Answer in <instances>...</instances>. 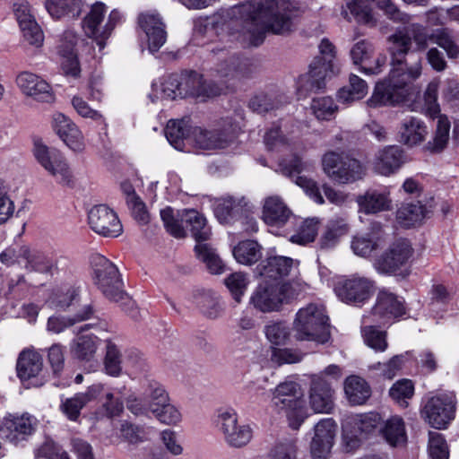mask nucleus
I'll list each match as a JSON object with an SVG mask.
<instances>
[{
  "label": "nucleus",
  "instance_id": "a878e982",
  "mask_svg": "<svg viewBox=\"0 0 459 459\" xmlns=\"http://www.w3.org/2000/svg\"><path fill=\"white\" fill-rule=\"evenodd\" d=\"M77 43V37L73 31H65L63 35L61 44L58 46V53L62 57L61 68L64 74L73 78H78L81 68L74 47Z\"/></svg>",
  "mask_w": 459,
  "mask_h": 459
},
{
  "label": "nucleus",
  "instance_id": "9b49d317",
  "mask_svg": "<svg viewBox=\"0 0 459 459\" xmlns=\"http://www.w3.org/2000/svg\"><path fill=\"white\" fill-rule=\"evenodd\" d=\"M34 155L38 162L63 186H71L73 174L59 151L48 148L42 143H35Z\"/></svg>",
  "mask_w": 459,
  "mask_h": 459
},
{
  "label": "nucleus",
  "instance_id": "7c9ffc66",
  "mask_svg": "<svg viewBox=\"0 0 459 459\" xmlns=\"http://www.w3.org/2000/svg\"><path fill=\"white\" fill-rule=\"evenodd\" d=\"M188 119H170L165 128V135L169 143L176 149L183 151L186 143L191 144Z\"/></svg>",
  "mask_w": 459,
  "mask_h": 459
},
{
  "label": "nucleus",
  "instance_id": "ea45409f",
  "mask_svg": "<svg viewBox=\"0 0 459 459\" xmlns=\"http://www.w3.org/2000/svg\"><path fill=\"white\" fill-rule=\"evenodd\" d=\"M450 122L445 116H439L432 140L426 144L431 153H440L445 150L449 140Z\"/></svg>",
  "mask_w": 459,
  "mask_h": 459
},
{
  "label": "nucleus",
  "instance_id": "052dcab7",
  "mask_svg": "<svg viewBox=\"0 0 459 459\" xmlns=\"http://www.w3.org/2000/svg\"><path fill=\"white\" fill-rule=\"evenodd\" d=\"M379 237L356 236L351 242L353 252L360 256H368L378 247Z\"/></svg>",
  "mask_w": 459,
  "mask_h": 459
},
{
  "label": "nucleus",
  "instance_id": "c9c22d12",
  "mask_svg": "<svg viewBox=\"0 0 459 459\" xmlns=\"http://www.w3.org/2000/svg\"><path fill=\"white\" fill-rule=\"evenodd\" d=\"M342 13L347 20L354 19L357 22L373 26L376 23L372 8L365 0H350Z\"/></svg>",
  "mask_w": 459,
  "mask_h": 459
},
{
  "label": "nucleus",
  "instance_id": "a211bd4d",
  "mask_svg": "<svg viewBox=\"0 0 459 459\" xmlns=\"http://www.w3.org/2000/svg\"><path fill=\"white\" fill-rule=\"evenodd\" d=\"M302 168L303 164L300 158L294 155L290 159H282L280 160L278 170L282 175L294 180L298 186L304 188L306 193L309 195L316 203L322 204L324 203V198L316 182L307 177L299 175Z\"/></svg>",
  "mask_w": 459,
  "mask_h": 459
},
{
  "label": "nucleus",
  "instance_id": "4be33fe9",
  "mask_svg": "<svg viewBox=\"0 0 459 459\" xmlns=\"http://www.w3.org/2000/svg\"><path fill=\"white\" fill-rule=\"evenodd\" d=\"M329 64L320 58H314L307 74L299 77L298 91L303 93L317 92L325 86V78L329 73Z\"/></svg>",
  "mask_w": 459,
  "mask_h": 459
},
{
  "label": "nucleus",
  "instance_id": "5fc2aeb1",
  "mask_svg": "<svg viewBox=\"0 0 459 459\" xmlns=\"http://www.w3.org/2000/svg\"><path fill=\"white\" fill-rule=\"evenodd\" d=\"M248 282L247 275L240 272L233 273L225 279V284L236 303L241 302Z\"/></svg>",
  "mask_w": 459,
  "mask_h": 459
},
{
  "label": "nucleus",
  "instance_id": "5701e85b",
  "mask_svg": "<svg viewBox=\"0 0 459 459\" xmlns=\"http://www.w3.org/2000/svg\"><path fill=\"white\" fill-rule=\"evenodd\" d=\"M333 393L326 380L320 376H314L309 389L311 409L318 413H330L333 408Z\"/></svg>",
  "mask_w": 459,
  "mask_h": 459
},
{
  "label": "nucleus",
  "instance_id": "680f3d73",
  "mask_svg": "<svg viewBox=\"0 0 459 459\" xmlns=\"http://www.w3.org/2000/svg\"><path fill=\"white\" fill-rule=\"evenodd\" d=\"M429 452L431 459H448V446L441 434L429 432Z\"/></svg>",
  "mask_w": 459,
  "mask_h": 459
},
{
  "label": "nucleus",
  "instance_id": "a18cd8bd",
  "mask_svg": "<svg viewBox=\"0 0 459 459\" xmlns=\"http://www.w3.org/2000/svg\"><path fill=\"white\" fill-rule=\"evenodd\" d=\"M385 438L394 446L405 440V428L403 419L397 415L388 419L381 429Z\"/></svg>",
  "mask_w": 459,
  "mask_h": 459
},
{
  "label": "nucleus",
  "instance_id": "0eeeda50",
  "mask_svg": "<svg viewBox=\"0 0 459 459\" xmlns=\"http://www.w3.org/2000/svg\"><path fill=\"white\" fill-rule=\"evenodd\" d=\"M95 284L108 299L121 294L123 282L117 266L105 256L96 254L91 258Z\"/></svg>",
  "mask_w": 459,
  "mask_h": 459
},
{
  "label": "nucleus",
  "instance_id": "c85d7f7f",
  "mask_svg": "<svg viewBox=\"0 0 459 459\" xmlns=\"http://www.w3.org/2000/svg\"><path fill=\"white\" fill-rule=\"evenodd\" d=\"M43 360L40 354L26 350L20 353L17 359V375L22 381L36 377L42 370Z\"/></svg>",
  "mask_w": 459,
  "mask_h": 459
},
{
  "label": "nucleus",
  "instance_id": "2eb2a0df",
  "mask_svg": "<svg viewBox=\"0 0 459 459\" xmlns=\"http://www.w3.org/2000/svg\"><path fill=\"white\" fill-rule=\"evenodd\" d=\"M90 228L97 234L117 238L123 232V226L117 213L106 204L94 205L88 212Z\"/></svg>",
  "mask_w": 459,
  "mask_h": 459
},
{
  "label": "nucleus",
  "instance_id": "f03ea898",
  "mask_svg": "<svg viewBox=\"0 0 459 459\" xmlns=\"http://www.w3.org/2000/svg\"><path fill=\"white\" fill-rule=\"evenodd\" d=\"M247 13L243 30L251 45H261L266 33L284 35L292 30L293 23L287 3L283 0H251L240 7Z\"/></svg>",
  "mask_w": 459,
  "mask_h": 459
},
{
  "label": "nucleus",
  "instance_id": "dca6fc26",
  "mask_svg": "<svg viewBox=\"0 0 459 459\" xmlns=\"http://www.w3.org/2000/svg\"><path fill=\"white\" fill-rule=\"evenodd\" d=\"M36 419L27 413L4 419L0 426V437L13 444H18L30 436L36 426Z\"/></svg>",
  "mask_w": 459,
  "mask_h": 459
},
{
  "label": "nucleus",
  "instance_id": "603ef678",
  "mask_svg": "<svg viewBox=\"0 0 459 459\" xmlns=\"http://www.w3.org/2000/svg\"><path fill=\"white\" fill-rule=\"evenodd\" d=\"M389 394L400 406L406 408L408 400L414 394L413 383L409 379L398 380L390 388Z\"/></svg>",
  "mask_w": 459,
  "mask_h": 459
},
{
  "label": "nucleus",
  "instance_id": "f257e3e1",
  "mask_svg": "<svg viewBox=\"0 0 459 459\" xmlns=\"http://www.w3.org/2000/svg\"><path fill=\"white\" fill-rule=\"evenodd\" d=\"M429 39L433 41L431 35L420 25L397 30L388 37L391 69L387 78L376 84L366 102L369 108L395 106L406 100L411 85L421 75L420 52L427 48Z\"/></svg>",
  "mask_w": 459,
  "mask_h": 459
},
{
  "label": "nucleus",
  "instance_id": "aec40b11",
  "mask_svg": "<svg viewBox=\"0 0 459 459\" xmlns=\"http://www.w3.org/2000/svg\"><path fill=\"white\" fill-rule=\"evenodd\" d=\"M16 83L22 93L32 97L37 101L46 103L55 101V94L51 86L35 74L30 72L19 74Z\"/></svg>",
  "mask_w": 459,
  "mask_h": 459
},
{
  "label": "nucleus",
  "instance_id": "774afa93",
  "mask_svg": "<svg viewBox=\"0 0 459 459\" xmlns=\"http://www.w3.org/2000/svg\"><path fill=\"white\" fill-rule=\"evenodd\" d=\"M433 42L442 48L449 58H456L459 56V47L446 31L432 34Z\"/></svg>",
  "mask_w": 459,
  "mask_h": 459
},
{
  "label": "nucleus",
  "instance_id": "6e6552de",
  "mask_svg": "<svg viewBox=\"0 0 459 459\" xmlns=\"http://www.w3.org/2000/svg\"><path fill=\"white\" fill-rule=\"evenodd\" d=\"M236 134L230 120H223L218 127L207 130L195 127L191 130L188 140L195 147L202 150H216L228 147Z\"/></svg>",
  "mask_w": 459,
  "mask_h": 459
},
{
  "label": "nucleus",
  "instance_id": "de8ad7c7",
  "mask_svg": "<svg viewBox=\"0 0 459 459\" xmlns=\"http://www.w3.org/2000/svg\"><path fill=\"white\" fill-rule=\"evenodd\" d=\"M106 342V355L104 365L106 372L113 377H117L122 370V355L117 346L108 339Z\"/></svg>",
  "mask_w": 459,
  "mask_h": 459
},
{
  "label": "nucleus",
  "instance_id": "20e7f679",
  "mask_svg": "<svg viewBox=\"0 0 459 459\" xmlns=\"http://www.w3.org/2000/svg\"><path fill=\"white\" fill-rule=\"evenodd\" d=\"M295 297L291 284L261 283L249 299V304L262 313L278 312L284 304L290 303Z\"/></svg>",
  "mask_w": 459,
  "mask_h": 459
},
{
  "label": "nucleus",
  "instance_id": "49530a36",
  "mask_svg": "<svg viewBox=\"0 0 459 459\" xmlns=\"http://www.w3.org/2000/svg\"><path fill=\"white\" fill-rule=\"evenodd\" d=\"M281 105V101L278 96L264 92L256 94L249 101V108L258 114H264L277 109Z\"/></svg>",
  "mask_w": 459,
  "mask_h": 459
},
{
  "label": "nucleus",
  "instance_id": "37998d69",
  "mask_svg": "<svg viewBox=\"0 0 459 459\" xmlns=\"http://www.w3.org/2000/svg\"><path fill=\"white\" fill-rule=\"evenodd\" d=\"M143 395L150 411H157L160 406L169 401V394L162 385L154 380L147 383Z\"/></svg>",
  "mask_w": 459,
  "mask_h": 459
},
{
  "label": "nucleus",
  "instance_id": "6e6d98bb",
  "mask_svg": "<svg viewBox=\"0 0 459 459\" xmlns=\"http://www.w3.org/2000/svg\"><path fill=\"white\" fill-rule=\"evenodd\" d=\"M348 231V225L344 220L332 221L329 222L326 231L321 238V246L328 248L337 242V240Z\"/></svg>",
  "mask_w": 459,
  "mask_h": 459
},
{
  "label": "nucleus",
  "instance_id": "e433bc0d",
  "mask_svg": "<svg viewBox=\"0 0 459 459\" xmlns=\"http://www.w3.org/2000/svg\"><path fill=\"white\" fill-rule=\"evenodd\" d=\"M426 215V209L420 202L404 203L397 210L396 218L406 228L421 222Z\"/></svg>",
  "mask_w": 459,
  "mask_h": 459
},
{
  "label": "nucleus",
  "instance_id": "393cba45",
  "mask_svg": "<svg viewBox=\"0 0 459 459\" xmlns=\"http://www.w3.org/2000/svg\"><path fill=\"white\" fill-rule=\"evenodd\" d=\"M404 162L403 150L396 145H389L379 150L376 154L374 169L383 176H389L395 173Z\"/></svg>",
  "mask_w": 459,
  "mask_h": 459
},
{
  "label": "nucleus",
  "instance_id": "bb28decb",
  "mask_svg": "<svg viewBox=\"0 0 459 459\" xmlns=\"http://www.w3.org/2000/svg\"><path fill=\"white\" fill-rule=\"evenodd\" d=\"M292 217V212L280 196L273 195L265 199L263 219L267 225L281 228Z\"/></svg>",
  "mask_w": 459,
  "mask_h": 459
},
{
  "label": "nucleus",
  "instance_id": "13d9d810",
  "mask_svg": "<svg viewBox=\"0 0 459 459\" xmlns=\"http://www.w3.org/2000/svg\"><path fill=\"white\" fill-rule=\"evenodd\" d=\"M120 432L122 438L130 445H138L148 439L145 428L131 422H124Z\"/></svg>",
  "mask_w": 459,
  "mask_h": 459
},
{
  "label": "nucleus",
  "instance_id": "6ab92c4d",
  "mask_svg": "<svg viewBox=\"0 0 459 459\" xmlns=\"http://www.w3.org/2000/svg\"><path fill=\"white\" fill-rule=\"evenodd\" d=\"M337 425L333 419H324L315 426L310 444L313 459H326L333 445Z\"/></svg>",
  "mask_w": 459,
  "mask_h": 459
},
{
  "label": "nucleus",
  "instance_id": "3c124183",
  "mask_svg": "<svg viewBox=\"0 0 459 459\" xmlns=\"http://www.w3.org/2000/svg\"><path fill=\"white\" fill-rule=\"evenodd\" d=\"M264 333L271 343L281 345L289 339L290 332L287 322L274 321L264 326Z\"/></svg>",
  "mask_w": 459,
  "mask_h": 459
},
{
  "label": "nucleus",
  "instance_id": "39448f33",
  "mask_svg": "<svg viewBox=\"0 0 459 459\" xmlns=\"http://www.w3.org/2000/svg\"><path fill=\"white\" fill-rule=\"evenodd\" d=\"M325 172L340 184H349L361 179L366 169L363 164L350 154L328 152L322 158Z\"/></svg>",
  "mask_w": 459,
  "mask_h": 459
},
{
  "label": "nucleus",
  "instance_id": "4d7b16f0",
  "mask_svg": "<svg viewBox=\"0 0 459 459\" xmlns=\"http://www.w3.org/2000/svg\"><path fill=\"white\" fill-rule=\"evenodd\" d=\"M317 224L318 221L316 219L304 220L297 233L290 237V241L301 245L314 241L317 234Z\"/></svg>",
  "mask_w": 459,
  "mask_h": 459
},
{
  "label": "nucleus",
  "instance_id": "f704fd0d",
  "mask_svg": "<svg viewBox=\"0 0 459 459\" xmlns=\"http://www.w3.org/2000/svg\"><path fill=\"white\" fill-rule=\"evenodd\" d=\"M344 391L349 402L354 405H360L367 402L371 395V389L365 379L351 376L344 383Z\"/></svg>",
  "mask_w": 459,
  "mask_h": 459
},
{
  "label": "nucleus",
  "instance_id": "58836bf2",
  "mask_svg": "<svg viewBox=\"0 0 459 459\" xmlns=\"http://www.w3.org/2000/svg\"><path fill=\"white\" fill-rule=\"evenodd\" d=\"M82 4V0H48L46 8L55 19H60L66 15L74 18L80 15Z\"/></svg>",
  "mask_w": 459,
  "mask_h": 459
},
{
  "label": "nucleus",
  "instance_id": "2f4dec72",
  "mask_svg": "<svg viewBox=\"0 0 459 459\" xmlns=\"http://www.w3.org/2000/svg\"><path fill=\"white\" fill-rule=\"evenodd\" d=\"M293 264V260L287 256H271L263 261L257 267L259 274L271 279L287 276Z\"/></svg>",
  "mask_w": 459,
  "mask_h": 459
},
{
  "label": "nucleus",
  "instance_id": "8fccbe9b",
  "mask_svg": "<svg viewBox=\"0 0 459 459\" xmlns=\"http://www.w3.org/2000/svg\"><path fill=\"white\" fill-rule=\"evenodd\" d=\"M298 446L293 438L277 441L268 454V459H297Z\"/></svg>",
  "mask_w": 459,
  "mask_h": 459
},
{
  "label": "nucleus",
  "instance_id": "72a5a7b5",
  "mask_svg": "<svg viewBox=\"0 0 459 459\" xmlns=\"http://www.w3.org/2000/svg\"><path fill=\"white\" fill-rule=\"evenodd\" d=\"M182 221L189 229L197 244H204L210 237L211 230L206 225V219L195 210H186L182 215Z\"/></svg>",
  "mask_w": 459,
  "mask_h": 459
},
{
  "label": "nucleus",
  "instance_id": "e2e57ef3",
  "mask_svg": "<svg viewBox=\"0 0 459 459\" xmlns=\"http://www.w3.org/2000/svg\"><path fill=\"white\" fill-rule=\"evenodd\" d=\"M374 54L373 44L366 39L359 40L351 49V56L355 65L368 63Z\"/></svg>",
  "mask_w": 459,
  "mask_h": 459
},
{
  "label": "nucleus",
  "instance_id": "bf43d9fd",
  "mask_svg": "<svg viewBox=\"0 0 459 459\" xmlns=\"http://www.w3.org/2000/svg\"><path fill=\"white\" fill-rule=\"evenodd\" d=\"M364 342L368 346L377 351H383L387 347L385 333L377 330L375 326H365L362 329Z\"/></svg>",
  "mask_w": 459,
  "mask_h": 459
},
{
  "label": "nucleus",
  "instance_id": "79ce46f5",
  "mask_svg": "<svg viewBox=\"0 0 459 459\" xmlns=\"http://www.w3.org/2000/svg\"><path fill=\"white\" fill-rule=\"evenodd\" d=\"M368 93L367 82L355 74H351L349 85L339 90L337 97L342 102L363 99Z\"/></svg>",
  "mask_w": 459,
  "mask_h": 459
},
{
  "label": "nucleus",
  "instance_id": "7ed1b4c3",
  "mask_svg": "<svg viewBox=\"0 0 459 459\" xmlns=\"http://www.w3.org/2000/svg\"><path fill=\"white\" fill-rule=\"evenodd\" d=\"M330 325L325 309L316 304L300 308L293 322L297 341H308L325 344L330 339Z\"/></svg>",
  "mask_w": 459,
  "mask_h": 459
},
{
  "label": "nucleus",
  "instance_id": "c756f323",
  "mask_svg": "<svg viewBox=\"0 0 459 459\" xmlns=\"http://www.w3.org/2000/svg\"><path fill=\"white\" fill-rule=\"evenodd\" d=\"M18 256L26 261L25 268L30 272L51 273L55 263L48 255L39 250H31L27 246L19 248Z\"/></svg>",
  "mask_w": 459,
  "mask_h": 459
},
{
  "label": "nucleus",
  "instance_id": "0e129e2a",
  "mask_svg": "<svg viewBox=\"0 0 459 459\" xmlns=\"http://www.w3.org/2000/svg\"><path fill=\"white\" fill-rule=\"evenodd\" d=\"M160 217L167 231L175 238H184L185 230L178 219L175 218L174 211L170 207H166L160 211Z\"/></svg>",
  "mask_w": 459,
  "mask_h": 459
},
{
  "label": "nucleus",
  "instance_id": "864d4df0",
  "mask_svg": "<svg viewBox=\"0 0 459 459\" xmlns=\"http://www.w3.org/2000/svg\"><path fill=\"white\" fill-rule=\"evenodd\" d=\"M382 422V418L377 412H369L364 415H357L352 420L356 429L354 437H357V432L360 435H368L377 429Z\"/></svg>",
  "mask_w": 459,
  "mask_h": 459
},
{
  "label": "nucleus",
  "instance_id": "69168bd1",
  "mask_svg": "<svg viewBox=\"0 0 459 459\" xmlns=\"http://www.w3.org/2000/svg\"><path fill=\"white\" fill-rule=\"evenodd\" d=\"M235 208L236 204L231 197L221 198L216 201L214 214L221 223H229Z\"/></svg>",
  "mask_w": 459,
  "mask_h": 459
},
{
  "label": "nucleus",
  "instance_id": "4468645a",
  "mask_svg": "<svg viewBox=\"0 0 459 459\" xmlns=\"http://www.w3.org/2000/svg\"><path fill=\"white\" fill-rule=\"evenodd\" d=\"M455 411V396L446 394L429 398L424 406L422 413L433 428L441 429L446 428L454 419Z\"/></svg>",
  "mask_w": 459,
  "mask_h": 459
},
{
  "label": "nucleus",
  "instance_id": "cd10ccee",
  "mask_svg": "<svg viewBox=\"0 0 459 459\" xmlns=\"http://www.w3.org/2000/svg\"><path fill=\"white\" fill-rule=\"evenodd\" d=\"M359 212L366 214H374L391 209L389 194L377 189H368L357 197Z\"/></svg>",
  "mask_w": 459,
  "mask_h": 459
},
{
  "label": "nucleus",
  "instance_id": "473e14b6",
  "mask_svg": "<svg viewBox=\"0 0 459 459\" xmlns=\"http://www.w3.org/2000/svg\"><path fill=\"white\" fill-rule=\"evenodd\" d=\"M427 127L420 119L411 117L403 120L400 128V142L408 146H414L425 139Z\"/></svg>",
  "mask_w": 459,
  "mask_h": 459
},
{
  "label": "nucleus",
  "instance_id": "1a4fd4ad",
  "mask_svg": "<svg viewBox=\"0 0 459 459\" xmlns=\"http://www.w3.org/2000/svg\"><path fill=\"white\" fill-rule=\"evenodd\" d=\"M337 297L347 304L361 306L375 292V281L367 277L353 275L339 280L334 286Z\"/></svg>",
  "mask_w": 459,
  "mask_h": 459
},
{
  "label": "nucleus",
  "instance_id": "09e8293b",
  "mask_svg": "<svg viewBox=\"0 0 459 459\" xmlns=\"http://www.w3.org/2000/svg\"><path fill=\"white\" fill-rule=\"evenodd\" d=\"M311 109L319 120H331L336 115L338 107L331 97L314 98Z\"/></svg>",
  "mask_w": 459,
  "mask_h": 459
},
{
  "label": "nucleus",
  "instance_id": "b1692460",
  "mask_svg": "<svg viewBox=\"0 0 459 459\" xmlns=\"http://www.w3.org/2000/svg\"><path fill=\"white\" fill-rule=\"evenodd\" d=\"M140 27L145 32L148 48L152 53L157 52L167 40L165 24L157 13H142L138 18Z\"/></svg>",
  "mask_w": 459,
  "mask_h": 459
},
{
  "label": "nucleus",
  "instance_id": "338daca9",
  "mask_svg": "<svg viewBox=\"0 0 459 459\" xmlns=\"http://www.w3.org/2000/svg\"><path fill=\"white\" fill-rule=\"evenodd\" d=\"M152 412L160 422L168 425L176 424L181 419L180 412L174 405L169 403V401L160 406L157 411Z\"/></svg>",
  "mask_w": 459,
  "mask_h": 459
},
{
  "label": "nucleus",
  "instance_id": "9d476101",
  "mask_svg": "<svg viewBox=\"0 0 459 459\" xmlns=\"http://www.w3.org/2000/svg\"><path fill=\"white\" fill-rule=\"evenodd\" d=\"M105 13V5L102 3H96L92 5L91 12L83 19L82 28L87 37L94 39L100 48L105 46V40L109 37L115 26L121 19L120 13L113 10L108 22L103 29L100 27Z\"/></svg>",
  "mask_w": 459,
  "mask_h": 459
},
{
  "label": "nucleus",
  "instance_id": "ddd939ff",
  "mask_svg": "<svg viewBox=\"0 0 459 459\" xmlns=\"http://www.w3.org/2000/svg\"><path fill=\"white\" fill-rule=\"evenodd\" d=\"M412 254L411 243L407 239H398L376 259L374 266L380 273L393 274L408 263Z\"/></svg>",
  "mask_w": 459,
  "mask_h": 459
},
{
  "label": "nucleus",
  "instance_id": "f8f14e48",
  "mask_svg": "<svg viewBox=\"0 0 459 459\" xmlns=\"http://www.w3.org/2000/svg\"><path fill=\"white\" fill-rule=\"evenodd\" d=\"M218 424L225 442L232 447L247 446L253 437V430L247 424H239L238 415L233 410H228L218 415Z\"/></svg>",
  "mask_w": 459,
  "mask_h": 459
},
{
  "label": "nucleus",
  "instance_id": "c03bdc74",
  "mask_svg": "<svg viewBox=\"0 0 459 459\" xmlns=\"http://www.w3.org/2000/svg\"><path fill=\"white\" fill-rule=\"evenodd\" d=\"M197 257L202 260L212 273L221 274L225 271V264L208 244H197L195 247Z\"/></svg>",
  "mask_w": 459,
  "mask_h": 459
},
{
  "label": "nucleus",
  "instance_id": "423d86ee",
  "mask_svg": "<svg viewBox=\"0 0 459 459\" xmlns=\"http://www.w3.org/2000/svg\"><path fill=\"white\" fill-rule=\"evenodd\" d=\"M105 322L85 324L78 330V336L71 343V353L78 360L90 361L97 352L98 347L108 333Z\"/></svg>",
  "mask_w": 459,
  "mask_h": 459
},
{
  "label": "nucleus",
  "instance_id": "412c9836",
  "mask_svg": "<svg viewBox=\"0 0 459 459\" xmlns=\"http://www.w3.org/2000/svg\"><path fill=\"white\" fill-rule=\"evenodd\" d=\"M403 314H405V307L396 295L385 290L378 292L376 304L372 308V316L376 317V321L385 324Z\"/></svg>",
  "mask_w": 459,
  "mask_h": 459
},
{
  "label": "nucleus",
  "instance_id": "f3484780",
  "mask_svg": "<svg viewBox=\"0 0 459 459\" xmlns=\"http://www.w3.org/2000/svg\"><path fill=\"white\" fill-rule=\"evenodd\" d=\"M182 89L179 94L181 98L191 97H213L220 95L223 87L213 82H206L203 74L195 71H186L180 74Z\"/></svg>",
  "mask_w": 459,
  "mask_h": 459
},
{
  "label": "nucleus",
  "instance_id": "a19ab883",
  "mask_svg": "<svg viewBox=\"0 0 459 459\" xmlns=\"http://www.w3.org/2000/svg\"><path fill=\"white\" fill-rule=\"evenodd\" d=\"M262 247L255 240H244L233 248L235 259L242 264H253L262 257Z\"/></svg>",
  "mask_w": 459,
  "mask_h": 459
},
{
  "label": "nucleus",
  "instance_id": "4c0bfd02",
  "mask_svg": "<svg viewBox=\"0 0 459 459\" xmlns=\"http://www.w3.org/2000/svg\"><path fill=\"white\" fill-rule=\"evenodd\" d=\"M218 73L221 77L244 78L251 74L252 67L247 59L231 56L229 60L219 65Z\"/></svg>",
  "mask_w": 459,
  "mask_h": 459
}]
</instances>
